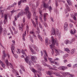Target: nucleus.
<instances>
[{"label":"nucleus","mask_w":77,"mask_h":77,"mask_svg":"<svg viewBox=\"0 0 77 77\" xmlns=\"http://www.w3.org/2000/svg\"><path fill=\"white\" fill-rule=\"evenodd\" d=\"M52 38V44L50 45V47L51 49L52 48H54V50H55V52L56 54H55V56H57V55H59L60 54L59 53V51L56 49V48L54 46L55 44H56L57 46L58 45V43L56 42V40L54 39V37L53 36L51 37Z\"/></svg>","instance_id":"1"},{"label":"nucleus","mask_w":77,"mask_h":77,"mask_svg":"<svg viewBox=\"0 0 77 77\" xmlns=\"http://www.w3.org/2000/svg\"><path fill=\"white\" fill-rule=\"evenodd\" d=\"M24 12L26 14L28 18H30L31 14H30V12L29 11V7L28 6H26L25 7Z\"/></svg>","instance_id":"2"},{"label":"nucleus","mask_w":77,"mask_h":77,"mask_svg":"<svg viewBox=\"0 0 77 77\" xmlns=\"http://www.w3.org/2000/svg\"><path fill=\"white\" fill-rule=\"evenodd\" d=\"M31 11L32 12H33V16L34 17H36V14L35 12L36 10H35V6L33 5H32V8H31Z\"/></svg>","instance_id":"3"},{"label":"nucleus","mask_w":77,"mask_h":77,"mask_svg":"<svg viewBox=\"0 0 77 77\" xmlns=\"http://www.w3.org/2000/svg\"><path fill=\"white\" fill-rule=\"evenodd\" d=\"M11 52L13 53V54H14V56L16 59H17L18 57V55H16L15 54H14V47L12 45H11Z\"/></svg>","instance_id":"4"},{"label":"nucleus","mask_w":77,"mask_h":77,"mask_svg":"<svg viewBox=\"0 0 77 77\" xmlns=\"http://www.w3.org/2000/svg\"><path fill=\"white\" fill-rule=\"evenodd\" d=\"M5 62L7 66L9 65L11 68H12V69H14V66H13V65L12 64H11V63H9V62H8V60H7L5 61Z\"/></svg>","instance_id":"5"},{"label":"nucleus","mask_w":77,"mask_h":77,"mask_svg":"<svg viewBox=\"0 0 77 77\" xmlns=\"http://www.w3.org/2000/svg\"><path fill=\"white\" fill-rule=\"evenodd\" d=\"M26 62L27 63H29V65L31 66V63L29 61V57H26V58L24 59Z\"/></svg>","instance_id":"6"},{"label":"nucleus","mask_w":77,"mask_h":77,"mask_svg":"<svg viewBox=\"0 0 77 77\" xmlns=\"http://www.w3.org/2000/svg\"><path fill=\"white\" fill-rule=\"evenodd\" d=\"M5 20L4 21V24H6V22H8V15L6 14L4 15Z\"/></svg>","instance_id":"7"},{"label":"nucleus","mask_w":77,"mask_h":77,"mask_svg":"<svg viewBox=\"0 0 77 77\" xmlns=\"http://www.w3.org/2000/svg\"><path fill=\"white\" fill-rule=\"evenodd\" d=\"M72 43V42H69V41L68 40H66L64 41V43H63V44H66V45H67L68 44H71Z\"/></svg>","instance_id":"8"},{"label":"nucleus","mask_w":77,"mask_h":77,"mask_svg":"<svg viewBox=\"0 0 77 77\" xmlns=\"http://www.w3.org/2000/svg\"><path fill=\"white\" fill-rule=\"evenodd\" d=\"M43 8L45 9H48V5L47 4L44 3Z\"/></svg>","instance_id":"9"},{"label":"nucleus","mask_w":77,"mask_h":77,"mask_svg":"<svg viewBox=\"0 0 77 77\" xmlns=\"http://www.w3.org/2000/svg\"><path fill=\"white\" fill-rule=\"evenodd\" d=\"M31 59L32 60V61H33L34 63H36V60H35V59H36V57L32 56L31 57Z\"/></svg>","instance_id":"10"},{"label":"nucleus","mask_w":77,"mask_h":77,"mask_svg":"<svg viewBox=\"0 0 77 77\" xmlns=\"http://www.w3.org/2000/svg\"><path fill=\"white\" fill-rule=\"evenodd\" d=\"M23 39L24 41H25V36H26V31H25L24 32V33L23 34Z\"/></svg>","instance_id":"11"},{"label":"nucleus","mask_w":77,"mask_h":77,"mask_svg":"<svg viewBox=\"0 0 77 77\" xmlns=\"http://www.w3.org/2000/svg\"><path fill=\"white\" fill-rule=\"evenodd\" d=\"M34 29H33L32 30V31H30V34H33L34 37H35V38H36V35H35V32H34Z\"/></svg>","instance_id":"12"},{"label":"nucleus","mask_w":77,"mask_h":77,"mask_svg":"<svg viewBox=\"0 0 77 77\" xmlns=\"http://www.w3.org/2000/svg\"><path fill=\"white\" fill-rule=\"evenodd\" d=\"M29 49L31 51H32V53H33V54H36V52L35 51H34V50H33V49L30 47Z\"/></svg>","instance_id":"13"},{"label":"nucleus","mask_w":77,"mask_h":77,"mask_svg":"<svg viewBox=\"0 0 77 77\" xmlns=\"http://www.w3.org/2000/svg\"><path fill=\"white\" fill-rule=\"evenodd\" d=\"M52 72H53V71H48L47 73V74H48L49 75H51L52 74Z\"/></svg>","instance_id":"14"},{"label":"nucleus","mask_w":77,"mask_h":77,"mask_svg":"<svg viewBox=\"0 0 77 77\" xmlns=\"http://www.w3.org/2000/svg\"><path fill=\"white\" fill-rule=\"evenodd\" d=\"M22 1V0H21L20 1H19L18 3V6L19 8H20V7H21V4Z\"/></svg>","instance_id":"15"},{"label":"nucleus","mask_w":77,"mask_h":77,"mask_svg":"<svg viewBox=\"0 0 77 77\" xmlns=\"http://www.w3.org/2000/svg\"><path fill=\"white\" fill-rule=\"evenodd\" d=\"M73 32L72 31V30H71L70 32V33H71V34H72L73 35H74V33H76V30L75 29L73 30Z\"/></svg>","instance_id":"16"},{"label":"nucleus","mask_w":77,"mask_h":77,"mask_svg":"<svg viewBox=\"0 0 77 77\" xmlns=\"http://www.w3.org/2000/svg\"><path fill=\"white\" fill-rule=\"evenodd\" d=\"M11 8H14V6L12 5H9L7 8V9H11Z\"/></svg>","instance_id":"17"},{"label":"nucleus","mask_w":77,"mask_h":77,"mask_svg":"<svg viewBox=\"0 0 77 77\" xmlns=\"http://www.w3.org/2000/svg\"><path fill=\"white\" fill-rule=\"evenodd\" d=\"M33 48L35 50H37L38 49L37 47H36L35 45H34L33 46Z\"/></svg>","instance_id":"18"},{"label":"nucleus","mask_w":77,"mask_h":77,"mask_svg":"<svg viewBox=\"0 0 77 77\" xmlns=\"http://www.w3.org/2000/svg\"><path fill=\"white\" fill-rule=\"evenodd\" d=\"M51 32L53 35H54L56 33H55V29H53L52 30Z\"/></svg>","instance_id":"19"},{"label":"nucleus","mask_w":77,"mask_h":77,"mask_svg":"<svg viewBox=\"0 0 77 77\" xmlns=\"http://www.w3.org/2000/svg\"><path fill=\"white\" fill-rule=\"evenodd\" d=\"M38 37L39 39H40V40L42 42L43 41V39H42V37H41V36L40 35H38Z\"/></svg>","instance_id":"20"},{"label":"nucleus","mask_w":77,"mask_h":77,"mask_svg":"<svg viewBox=\"0 0 77 77\" xmlns=\"http://www.w3.org/2000/svg\"><path fill=\"white\" fill-rule=\"evenodd\" d=\"M19 29L21 31H23V25H21V27L20 26L19 27Z\"/></svg>","instance_id":"21"},{"label":"nucleus","mask_w":77,"mask_h":77,"mask_svg":"<svg viewBox=\"0 0 77 77\" xmlns=\"http://www.w3.org/2000/svg\"><path fill=\"white\" fill-rule=\"evenodd\" d=\"M62 70H65V69H67V67L66 66H62L61 67Z\"/></svg>","instance_id":"22"},{"label":"nucleus","mask_w":77,"mask_h":77,"mask_svg":"<svg viewBox=\"0 0 77 77\" xmlns=\"http://www.w3.org/2000/svg\"><path fill=\"white\" fill-rule=\"evenodd\" d=\"M35 22L36 24L37 25H38V17L36 16L35 18Z\"/></svg>","instance_id":"23"},{"label":"nucleus","mask_w":77,"mask_h":77,"mask_svg":"<svg viewBox=\"0 0 77 77\" xmlns=\"http://www.w3.org/2000/svg\"><path fill=\"white\" fill-rule=\"evenodd\" d=\"M68 56V55L67 54H65L63 56V58L64 59H66L67 57Z\"/></svg>","instance_id":"24"},{"label":"nucleus","mask_w":77,"mask_h":77,"mask_svg":"<svg viewBox=\"0 0 77 77\" xmlns=\"http://www.w3.org/2000/svg\"><path fill=\"white\" fill-rule=\"evenodd\" d=\"M64 50L65 51H67V53H69L70 51L69 50L68 48H64Z\"/></svg>","instance_id":"25"},{"label":"nucleus","mask_w":77,"mask_h":77,"mask_svg":"<svg viewBox=\"0 0 77 77\" xmlns=\"http://www.w3.org/2000/svg\"><path fill=\"white\" fill-rule=\"evenodd\" d=\"M57 35L58 36L59 38H60V33L59 32H57Z\"/></svg>","instance_id":"26"},{"label":"nucleus","mask_w":77,"mask_h":77,"mask_svg":"<svg viewBox=\"0 0 77 77\" xmlns=\"http://www.w3.org/2000/svg\"><path fill=\"white\" fill-rule=\"evenodd\" d=\"M75 53V50L74 49H72L71 50V53L72 54H74Z\"/></svg>","instance_id":"27"},{"label":"nucleus","mask_w":77,"mask_h":77,"mask_svg":"<svg viewBox=\"0 0 77 77\" xmlns=\"http://www.w3.org/2000/svg\"><path fill=\"white\" fill-rule=\"evenodd\" d=\"M2 31H3V28H2L1 26L0 27V34L2 33Z\"/></svg>","instance_id":"28"},{"label":"nucleus","mask_w":77,"mask_h":77,"mask_svg":"<svg viewBox=\"0 0 77 77\" xmlns=\"http://www.w3.org/2000/svg\"><path fill=\"white\" fill-rule=\"evenodd\" d=\"M2 14V15H3V14H4V10H3L2 11L1 10V11H0V14Z\"/></svg>","instance_id":"29"},{"label":"nucleus","mask_w":77,"mask_h":77,"mask_svg":"<svg viewBox=\"0 0 77 77\" xmlns=\"http://www.w3.org/2000/svg\"><path fill=\"white\" fill-rule=\"evenodd\" d=\"M37 32L38 34H39L40 33V31H39V27H37Z\"/></svg>","instance_id":"30"},{"label":"nucleus","mask_w":77,"mask_h":77,"mask_svg":"<svg viewBox=\"0 0 77 77\" xmlns=\"http://www.w3.org/2000/svg\"><path fill=\"white\" fill-rule=\"evenodd\" d=\"M56 75H57V76H59V77H62V76H61V75H60V74L59 73H56Z\"/></svg>","instance_id":"31"},{"label":"nucleus","mask_w":77,"mask_h":77,"mask_svg":"<svg viewBox=\"0 0 77 77\" xmlns=\"http://www.w3.org/2000/svg\"><path fill=\"white\" fill-rule=\"evenodd\" d=\"M64 29L65 30H68V26H64Z\"/></svg>","instance_id":"32"},{"label":"nucleus","mask_w":77,"mask_h":77,"mask_svg":"<svg viewBox=\"0 0 77 77\" xmlns=\"http://www.w3.org/2000/svg\"><path fill=\"white\" fill-rule=\"evenodd\" d=\"M21 53H22V54H24V55H25V56H26V53H25V52H24L23 51V49L22 50Z\"/></svg>","instance_id":"33"},{"label":"nucleus","mask_w":77,"mask_h":77,"mask_svg":"<svg viewBox=\"0 0 77 77\" xmlns=\"http://www.w3.org/2000/svg\"><path fill=\"white\" fill-rule=\"evenodd\" d=\"M42 12H40V18H42V17H43V15H42Z\"/></svg>","instance_id":"34"},{"label":"nucleus","mask_w":77,"mask_h":77,"mask_svg":"<svg viewBox=\"0 0 77 77\" xmlns=\"http://www.w3.org/2000/svg\"><path fill=\"white\" fill-rule=\"evenodd\" d=\"M7 56V55H3L2 56L3 59H5V57H6Z\"/></svg>","instance_id":"35"},{"label":"nucleus","mask_w":77,"mask_h":77,"mask_svg":"<svg viewBox=\"0 0 77 77\" xmlns=\"http://www.w3.org/2000/svg\"><path fill=\"white\" fill-rule=\"evenodd\" d=\"M45 43H47V42H48V38H46L45 39Z\"/></svg>","instance_id":"36"},{"label":"nucleus","mask_w":77,"mask_h":77,"mask_svg":"<svg viewBox=\"0 0 77 77\" xmlns=\"http://www.w3.org/2000/svg\"><path fill=\"white\" fill-rule=\"evenodd\" d=\"M65 74L66 75H71V74H70V73L69 72H65Z\"/></svg>","instance_id":"37"},{"label":"nucleus","mask_w":77,"mask_h":77,"mask_svg":"<svg viewBox=\"0 0 77 77\" xmlns=\"http://www.w3.org/2000/svg\"><path fill=\"white\" fill-rule=\"evenodd\" d=\"M40 20L41 22V23H43V21L42 20V18L41 17L40 18Z\"/></svg>","instance_id":"38"},{"label":"nucleus","mask_w":77,"mask_h":77,"mask_svg":"<svg viewBox=\"0 0 77 77\" xmlns=\"http://www.w3.org/2000/svg\"><path fill=\"white\" fill-rule=\"evenodd\" d=\"M68 24L67 22H65L64 24V26H67L68 27Z\"/></svg>","instance_id":"39"},{"label":"nucleus","mask_w":77,"mask_h":77,"mask_svg":"<svg viewBox=\"0 0 77 77\" xmlns=\"http://www.w3.org/2000/svg\"><path fill=\"white\" fill-rule=\"evenodd\" d=\"M2 67H3L4 68H5V63H3L2 65Z\"/></svg>","instance_id":"40"},{"label":"nucleus","mask_w":77,"mask_h":77,"mask_svg":"<svg viewBox=\"0 0 77 77\" xmlns=\"http://www.w3.org/2000/svg\"><path fill=\"white\" fill-rule=\"evenodd\" d=\"M32 72H33L35 74V72H36V70H35V69H33L32 70Z\"/></svg>","instance_id":"41"},{"label":"nucleus","mask_w":77,"mask_h":77,"mask_svg":"<svg viewBox=\"0 0 77 77\" xmlns=\"http://www.w3.org/2000/svg\"><path fill=\"white\" fill-rule=\"evenodd\" d=\"M67 3L69 6H70V5H72V3H71V2H69V3Z\"/></svg>","instance_id":"42"},{"label":"nucleus","mask_w":77,"mask_h":77,"mask_svg":"<svg viewBox=\"0 0 77 77\" xmlns=\"http://www.w3.org/2000/svg\"><path fill=\"white\" fill-rule=\"evenodd\" d=\"M47 15H48V14L47 13H45L44 14V17H46Z\"/></svg>","instance_id":"43"},{"label":"nucleus","mask_w":77,"mask_h":77,"mask_svg":"<svg viewBox=\"0 0 77 77\" xmlns=\"http://www.w3.org/2000/svg\"><path fill=\"white\" fill-rule=\"evenodd\" d=\"M43 65H44V66H47V64H46V63H45L44 62H43Z\"/></svg>","instance_id":"44"},{"label":"nucleus","mask_w":77,"mask_h":77,"mask_svg":"<svg viewBox=\"0 0 77 77\" xmlns=\"http://www.w3.org/2000/svg\"><path fill=\"white\" fill-rule=\"evenodd\" d=\"M20 15H21V13H19L18 15H17V18H19V17H20Z\"/></svg>","instance_id":"45"},{"label":"nucleus","mask_w":77,"mask_h":77,"mask_svg":"<svg viewBox=\"0 0 77 77\" xmlns=\"http://www.w3.org/2000/svg\"><path fill=\"white\" fill-rule=\"evenodd\" d=\"M69 27H70V28H72V27H73V25H72V24H69Z\"/></svg>","instance_id":"46"},{"label":"nucleus","mask_w":77,"mask_h":77,"mask_svg":"<svg viewBox=\"0 0 77 77\" xmlns=\"http://www.w3.org/2000/svg\"><path fill=\"white\" fill-rule=\"evenodd\" d=\"M66 8L67 9H68V11H70V8H69V6H67V7H66Z\"/></svg>","instance_id":"47"},{"label":"nucleus","mask_w":77,"mask_h":77,"mask_svg":"<svg viewBox=\"0 0 77 77\" xmlns=\"http://www.w3.org/2000/svg\"><path fill=\"white\" fill-rule=\"evenodd\" d=\"M48 8L49 9V11H51V6L48 7Z\"/></svg>","instance_id":"48"},{"label":"nucleus","mask_w":77,"mask_h":77,"mask_svg":"<svg viewBox=\"0 0 77 77\" xmlns=\"http://www.w3.org/2000/svg\"><path fill=\"white\" fill-rule=\"evenodd\" d=\"M41 56H43V55H44L43 54V52H42V51H41Z\"/></svg>","instance_id":"49"},{"label":"nucleus","mask_w":77,"mask_h":77,"mask_svg":"<svg viewBox=\"0 0 77 77\" xmlns=\"http://www.w3.org/2000/svg\"><path fill=\"white\" fill-rule=\"evenodd\" d=\"M45 62H47V58L45 57Z\"/></svg>","instance_id":"50"},{"label":"nucleus","mask_w":77,"mask_h":77,"mask_svg":"<svg viewBox=\"0 0 77 77\" xmlns=\"http://www.w3.org/2000/svg\"><path fill=\"white\" fill-rule=\"evenodd\" d=\"M50 62H51V63H54V61L53 60H50L49 61Z\"/></svg>","instance_id":"51"},{"label":"nucleus","mask_w":77,"mask_h":77,"mask_svg":"<svg viewBox=\"0 0 77 77\" xmlns=\"http://www.w3.org/2000/svg\"><path fill=\"white\" fill-rule=\"evenodd\" d=\"M58 2H57V1H56V6H58Z\"/></svg>","instance_id":"52"},{"label":"nucleus","mask_w":77,"mask_h":77,"mask_svg":"<svg viewBox=\"0 0 77 77\" xmlns=\"http://www.w3.org/2000/svg\"><path fill=\"white\" fill-rule=\"evenodd\" d=\"M54 63L55 64V65H59V63H58V62H54Z\"/></svg>","instance_id":"53"},{"label":"nucleus","mask_w":77,"mask_h":77,"mask_svg":"<svg viewBox=\"0 0 77 77\" xmlns=\"http://www.w3.org/2000/svg\"><path fill=\"white\" fill-rule=\"evenodd\" d=\"M67 66L69 67H71V65L70 64H68Z\"/></svg>","instance_id":"54"},{"label":"nucleus","mask_w":77,"mask_h":77,"mask_svg":"<svg viewBox=\"0 0 77 77\" xmlns=\"http://www.w3.org/2000/svg\"><path fill=\"white\" fill-rule=\"evenodd\" d=\"M3 55H7V54H6V53H5V51H3Z\"/></svg>","instance_id":"55"},{"label":"nucleus","mask_w":77,"mask_h":77,"mask_svg":"<svg viewBox=\"0 0 77 77\" xmlns=\"http://www.w3.org/2000/svg\"><path fill=\"white\" fill-rule=\"evenodd\" d=\"M75 40V38H73L72 40V42H73V41H74Z\"/></svg>","instance_id":"56"},{"label":"nucleus","mask_w":77,"mask_h":77,"mask_svg":"<svg viewBox=\"0 0 77 77\" xmlns=\"http://www.w3.org/2000/svg\"><path fill=\"white\" fill-rule=\"evenodd\" d=\"M39 26L40 27L41 29L42 28V26L41 25V23H39Z\"/></svg>","instance_id":"57"},{"label":"nucleus","mask_w":77,"mask_h":77,"mask_svg":"<svg viewBox=\"0 0 77 77\" xmlns=\"http://www.w3.org/2000/svg\"><path fill=\"white\" fill-rule=\"evenodd\" d=\"M27 2V1L26 0H22V2L23 3H26Z\"/></svg>","instance_id":"58"},{"label":"nucleus","mask_w":77,"mask_h":77,"mask_svg":"<svg viewBox=\"0 0 77 77\" xmlns=\"http://www.w3.org/2000/svg\"><path fill=\"white\" fill-rule=\"evenodd\" d=\"M44 52H45L46 56H47V51H46V50H44Z\"/></svg>","instance_id":"59"},{"label":"nucleus","mask_w":77,"mask_h":77,"mask_svg":"<svg viewBox=\"0 0 77 77\" xmlns=\"http://www.w3.org/2000/svg\"><path fill=\"white\" fill-rule=\"evenodd\" d=\"M73 19L75 21H76L77 20V19H76V17H75L74 16V17H73Z\"/></svg>","instance_id":"60"},{"label":"nucleus","mask_w":77,"mask_h":77,"mask_svg":"<svg viewBox=\"0 0 77 77\" xmlns=\"http://www.w3.org/2000/svg\"><path fill=\"white\" fill-rule=\"evenodd\" d=\"M15 31L14 32V34H17V33H18V31H15Z\"/></svg>","instance_id":"61"},{"label":"nucleus","mask_w":77,"mask_h":77,"mask_svg":"<svg viewBox=\"0 0 77 77\" xmlns=\"http://www.w3.org/2000/svg\"><path fill=\"white\" fill-rule=\"evenodd\" d=\"M0 63L1 64V65H2L3 63H3L2 61H1V60H0Z\"/></svg>","instance_id":"62"},{"label":"nucleus","mask_w":77,"mask_h":77,"mask_svg":"<svg viewBox=\"0 0 77 77\" xmlns=\"http://www.w3.org/2000/svg\"><path fill=\"white\" fill-rule=\"evenodd\" d=\"M64 63H66V62H67L68 61H67V60H63Z\"/></svg>","instance_id":"63"},{"label":"nucleus","mask_w":77,"mask_h":77,"mask_svg":"<svg viewBox=\"0 0 77 77\" xmlns=\"http://www.w3.org/2000/svg\"><path fill=\"white\" fill-rule=\"evenodd\" d=\"M44 24L45 27H47V23H44Z\"/></svg>","instance_id":"64"}]
</instances>
